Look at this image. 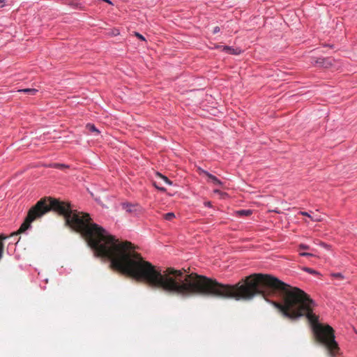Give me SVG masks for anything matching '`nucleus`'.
Wrapping results in <instances>:
<instances>
[{"label": "nucleus", "mask_w": 357, "mask_h": 357, "mask_svg": "<svg viewBox=\"0 0 357 357\" xmlns=\"http://www.w3.org/2000/svg\"><path fill=\"white\" fill-rule=\"evenodd\" d=\"M202 173L206 175L210 181L213 183L215 185L218 186H222L223 183L222 182L219 180L216 176H213V174H210L207 171L202 170Z\"/></svg>", "instance_id": "obj_3"}, {"label": "nucleus", "mask_w": 357, "mask_h": 357, "mask_svg": "<svg viewBox=\"0 0 357 357\" xmlns=\"http://www.w3.org/2000/svg\"><path fill=\"white\" fill-rule=\"evenodd\" d=\"M153 185L155 188H157L158 190L165 192L166 190L165 188L162 187L160 183H158L157 181H153Z\"/></svg>", "instance_id": "obj_12"}, {"label": "nucleus", "mask_w": 357, "mask_h": 357, "mask_svg": "<svg viewBox=\"0 0 357 357\" xmlns=\"http://www.w3.org/2000/svg\"><path fill=\"white\" fill-rule=\"evenodd\" d=\"M220 29L219 26H215V27H214L213 32V33H217L220 31Z\"/></svg>", "instance_id": "obj_21"}, {"label": "nucleus", "mask_w": 357, "mask_h": 357, "mask_svg": "<svg viewBox=\"0 0 357 357\" xmlns=\"http://www.w3.org/2000/svg\"><path fill=\"white\" fill-rule=\"evenodd\" d=\"M156 176L164 181L166 183L172 185V182L165 176L162 175L160 173L157 172Z\"/></svg>", "instance_id": "obj_8"}, {"label": "nucleus", "mask_w": 357, "mask_h": 357, "mask_svg": "<svg viewBox=\"0 0 357 357\" xmlns=\"http://www.w3.org/2000/svg\"><path fill=\"white\" fill-rule=\"evenodd\" d=\"M6 5V0H0V8L4 7Z\"/></svg>", "instance_id": "obj_20"}, {"label": "nucleus", "mask_w": 357, "mask_h": 357, "mask_svg": "<svg viewBox=\"0 0 357 357\" xmlns=\"http://www.w3.org/2000/svg\"><path fill=\"white\" fill-rule=\"evenodd\" d=\"M19 92H23L27 93L29 95L34 96L38 92V90L36 89H24L18 91Z\"/></svg>", "instance_id": "obj_6"}, {"label": "nucleus", "mask_w": 357, "mask_h": 357, "mask_svg": "<svg viewBox=\"0 0 357 357\" xmlns=\"http://www.w3.org/2000/svg\"><path fill=\"white\" fill-rule=\"evenodd\" d=\"M122 208L129 215L132 216H138L143 212V208L138 204H132L130 202L121 203Z\"/></svg>", "instance_id": "obj_2"}, {"label": "nucleus", "mask_w": 357, "mask_h": 357, "mask_svg": "<svg viewBox=\"0 0 357 357\" xmlns=\"http://www.w3.org/2000/svg\"><path fill=\"white\" fill-rule=\"evenodd\" d=\"M213 192L215 193V194H222L221 191L220 190H218V189H215L213 190Z\"/></svg>", "instance_id": "obj_23"}, {"label": "nucleus", "mask_w": 357, "mask_h": 357, "mask_svg": "<svg viewBox=\"0 0 357 357\" xmlns=\"http://www.w3.org/2000/svg\"><path fill=\"white\" fill-rule=\"evenodd\" d=\"M315 63L319 66L328 68L332 65V60L330 58H319Z\"/></svg>", "instance_id": "obj_4"}, {"label": "nucleus", "mask_w": 357, "mask_h": 357, "mask_svg": "<svg viewBox=\"0 0 357 357\" xmlns=\"http://www.w3.org/2000/svg\"><path fill=\"white\" fill-rule=\"evenodd\" d=\"M86 129L88 130L89 132L93 133L94 135H98L100 134V131L95 126L94 124L87 123L86 125Z\"/></svg>", "instance_id": "obj_5"}, {"label": "nucleus", "mask_w": 357, "mask_h": 357, "mask_svg": "<svg viewBox=\"0 0 357 357\" xmlns=\"http://www.w3.org/2000/svg\"><path fill=\"white\" fill-rule=\"evenodd\" d=\"M298 248L300 250H310V246L305 244H300Z\"/></svg>", "instance_id": "obj_15"}, {"label": "nucleus", "mask_w": 357, "mask_h": 357, "mask_svg": "<svg viewBox=\"0 0 357 357\" xmlns=\"http://www.w3.org/2000/svg\"><path fill=\"white\" fill-rule=\"evenodd\" d=\"M223 50L225 51L226 52L229 53V54H238V52L235 51L234 49H233V48H231V47H229V46H225L224 48H223Z\"/></svg>", "instance_id": "obj_10"}, {"label": "nucleus", "mask_w": 357, "mask_h": 357, "mask_svg": "<svg viewBox=\"0 0 357 357\" xmlns=\"http://www.w3.org/2000/svg\"><path fill=\"white\" fill-rule=\"evenodd\" d=\"M300 213L303 215H305V216H307L310 218H312V220H313V218L311 217V215L307 213V212H305V211H301Z\"/></svg>", "instance_id": "obj_19"}, {"label": "nucleus", "mask_w": 357, "mask_h": 357, "mask_svg": "<svg viewBox=\"0 0 357 357\" xmlns=\"http://www.w3.org/2000/svg\"><path fill=\"white\" fill-rule=\"evenodd\" d=\"M204 205L206 206H208V207H211L212 206V204H211V202H204Z\"/></svg>", "instance_id": "obj_22"}, {"label": "nucleus", "mask_w": 357, "mask_h": 357, "mask_svg": "<svg viewBox=\"0 0 357 357\" xmlns=\"http://www.w3.org/2000/svg\"><path fill=\"white\" fill-rule=\"evenodd\" d=\"M51 210L64 216L66 225L82 234L96 256L109 259L112 268L136 280L181 297L202 295L237 301L250 300L256 295L280 297L282 303H273L282 315L291 321L305 317L313 331V300L303 290L271 275L255 273L231 285L172 267L162 269L144 260L130 242L116 239L91 222L88 213L72 210L68 203L41 199L33 206V221Z\"/></svg>", "instance_id": "obj_1"}, {"label": "nucleus", "mask_w": 357, "mask_h": 357, "mask_svg": "<svg viewBox=\"0 0 357 357\" xmlns=\"http://www.w3.org/2000/svg\"><path fill=\"white\" fill-rule=\"evenodd\" d=\"M135 36H136L139 39H140L141 40H145L144 37L142 34H140V33H137V32H135Z\"/></svg>", "instance_id": "obj_17"}, {"label": "nucleus", "mask_w": 357, "mask_h": 357, "mask_svg": "<svg viewBox=\"0 0 357 357\" xmlns=\"http://www.w3.org/2000/svg\"><path fill=\"white\" fill-rule=\"evenodd\" d=\"M175 218V215L174 213H167L164 215V218L166 220L171 221Z\"/></svg>", "instance_id": "obj_11"}, {"label": "nucleus", "mask_w": 357, "mask_h": 357, "mask_svg": "<svg viewBox=\"0 0 357 357\" xmlns=\"http://www.w3.org/2000/svg\"><path fill=\"white\" fill-rule=\"evenodd\" d=\"M47 167H52V168H56V169H63V168L69 167V166H68L65 164H60V163L50 164Z\"/></svg>", "instance_id": "obj_7"}, {"label": "nucleus", "mask_w": 357, "mask_h": 357, "mask_svg": "<svg viewBox=\"0 0 357 357\" xmlns=\"http://www.w3.org/2000/svg\"><path fill=\"white\" fill-rule=\"evenodd\" d=\"M238 213L241 215H250L252 214V211L250 210H241L238 211Z\"/></svg>", "instance_id": "obj_13"}, {"label": "nucleus", "mask_w": 357, "mask_h": 357, "mask_svg": "<svg viewBox=\"0 0 357 357\" xmlns=\"http://www.w3.org/2000/svg\"><path fill=\"white\" fill-rule=\"evenodd\" d=\"M332 276L339 279H342L344 278L343 275L340 273H333Z\"/></svg>", "instance_id": "obj_16"}, {"label": "nucleus", "mask_w": 357, "mask_h": 357, "mask_svg": "<svg viewBox=\"0 0 357 357\" xmlns=\"http://www.w3.org/2000/svg\"><path fill=\"white\" fill-rule=\"evenodd\" d=\"M300 255L303 256V257H312V256H313L312 254L309 253V252H301Z\"/></svg>", "instance_id": "obj_18"}, {"label": "nucleus", "mask_w": 357, "mask_h": 357, "mask_svg": "<svg viewBox=\"0 0 357 357\" xmlns=\"http://www.w3.org/2000/svg\"><path fill=\"white\" fill-rule=\"evenodd\" d=\"M6 236H4L3 234H0V259L2 257V254L3 252V248H4L3 243L1 242V240L6 239Z\"/></svg>", "instance_id": "obj_9"}, {"label": "nucleus", "mask_w": 357, "mask_h": 357, "mask_svg": "<svg viewBox=\"0 0 357 357\" xmlns=\"http://www.w3.org/2000/svg\"><path fill=\"white\" fill-rule=\"evenodd\" d=\"M303 270L305 271L310 273V274H314V275H318L319 274V273L317 271H315V270H314L312 268H308V267H305L303 268Z\"/></svg>", "instance_id": "obj_14"}]
</instances>
